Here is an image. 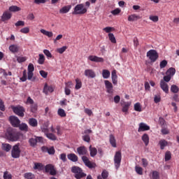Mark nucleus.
<instances>
[{"label": "nucleus", "mask_w": 179, "mask_h": 179, "mask_svg": "<svg viewBox=\"0 0 179 179\" xmlns=\"http://www.w3.org/2000/svg\"><path fill=\"white\" fill-rule=\"evenodd\" d=\"M84 73L87 78H90L91 79L96 78V73L92 69H86Z\"/></svg>", "instance_id": "f8f14e48"}, {"label": "nucleus", "mask_w": 179, "mask_h": 179, "mask_svg": "<svg viewBox=\"0 0 179 179\" xmlns=\"http://www.w3.org/2000/svg\"><path fill=\"white\" fill-rule=\"evenodd\" d=\"M13 113L18 115V117H24V108L23 106H12L11 107Z\"/></svg>", "instance_id": "0eeeda50"}, {"label": "nucleus", "mask_w": 179, "mask_h": 179, "mask_svg": "<svg viewBox=\"0 0 179 179\" xmlns=\"http://www.w3.org/2000/svg\"><path fill=\"white\" fill-rule=\"evenodd\" d=\"M20 79L21 82H26L27 80V71L26 70L23 71L22 77Z\"/></svg>", "instance_id": "a18cd8bd"}, {"label": "nucleus", "mask_w": 179, "mask_h": 179, "mask_svg": "<svg viewBox=\"0 0 179 179\" xmlns=\"http://www.w3.org/2000/svg\"><path fill=\"white\" fill-rule=\"evenodd\" d=\"M41 33H42V34H44V36H47V37H52V36H54L52 31H48L45 29H41Z\"/></svg>", "instance_id": "473e14b6"}, {"label": "nucleus", "mask_w": 179, "mask_h": 179, "mask_svg": "<svg viewBox=\"0 0 179 179\" xmlns=\"http://www.w3.org/2000/svg\"><path fill=\"white\" fill-rule=\"evenodd\" d=\"M110 75H111V73H110V71L107 69H103L102 71V76L103 79H108V78H110Z\"/></svg>", "instance_id": "c85d7f7f"}, {"label": "nucleus", "mask_w": 179, "mask_h": 179, "mask_svg": "<svg viewBox=\"0 0 179 179\" xmlns=\"http://www.w3.org/2000/svg\"><path fill=\"white\" fill-rule=\"evenodd\" d=\"M142 141L144 142L145 146L149 145V135L144 134L142 136Z\"/></svg>", "instance_id": "7c9ffc66"}, {"label": "nucleus", "mask_w": 179, "mask_h": 179, "mask_svg": "<svg viewBox=\"0 0 179 179\" xmlns=\"http://www.w3.org/2000/svg\"><path fill=\"white\" fill-rule=\"evenodd\" d=\"M149 129H150V127L143 122H141L139 124L138 132H143L145 131H149Z\"/></svg>", "instance_id": "2eb2a0df"}, {"label": "nucleus", "mask_w": 179, "mask_h": 179, "mask_svg": "<svg viewBox=\"0 0 179 179\" xmlns=\"http://www.w3.org/2000/svg\"><path fill=\"white\" fill-rule=\"evenodd\" d=\"M4 138L10 142H16L19 141L20 138V133L17 132L12 127H8L4 133Z\"/></svg>", "instance_id": "f257e3e1"}, {"label": "nucleus", "mask_w": 179, "mask_h": 179, "mask_svg": "<svg viewBox=\"0 0 179 179\" xmlns=\"http://www.w3.org/2000/svg\"><path fill=\"white\" fill-rule=\"evenodd\" d=\"M134 110L135 111H138V113H141L142 111V106H141L140 103H136L134 104Z\"/></svg>", "instance_id": "09e8293b"}, {"label": "nucleus", "mask_w": 179, "mask_h": 179, "mask_svg": "<svg viewBox=\"0 0 179 179\" xmlns=\"http://www.w3.org/2000/svg\"><path fill=\"white\" fill-rule=\"evenodd\" d=\"M45 61V57H44V55L39 54V58L38 59V64H39V65H43V64H44Z\"/></svg>", "instance_id": "4c0bfd02"}, {"label": "nucleus", "mask_w": 179, "mask_h": 179, "mask_svg": "<svg viewBox=\"0 0 179 179\" xmlns=\"http://www.w3.org/2000/svg\"><path fill=\"white\" fill-rule=\"evenodd\" d=\"M12 145L9 143H3L2 144V149L5 150V152H10L12 150Z\"/></svg>", "instance_id": "a878e982"}, {"label": "nucleus", "mask_w": 179, "mask_h": 179, "mask_svg": "<svg viewBox=\"0 0 179 179\" xmlns=\"http://www.w3.org/2000/svg\"><path fill=\"white\" fill-rule=\"evenodd\" d=\"M108 37L111 43H113V44H115V43H117V40H115V36H114V34H108Z\"/></svg>", "instance_id": "8fccbe9b"}, {"label": "nucleus", "mask_w": 179, "mask_h": 179, "mask_svg": "<svg viewBox=\"0 0 179 179\" xmlns=\"http://www.w3.org/2000/svg\"><path fill=\"white\" fill-rule=\"evenodd\" d=\"M29 143L30 144V146L34 148V146L37 145V139L36 138H31L29 140Z\"/></svg>", "instance_id": "c03bdc74"}, {"label": "nucleus", "mask_w": 179, "mask_h": 179, "mask_svg": "<svg viewBox=\"0 0 179 179\" xmlns=\"http://www.w3.org/2000/svg\"><path fill=\"white\" fill-rule=\"evenodd\" d=\"M149 19L152 20V22H154V23L159 22V17L157 15H150Z\"/></svg>", "instance_id": "603ef678"}, {"label": "nucleus", "mask_w": 179, "mask_h": 179, "mask_svg": "<svg viewBox=\"0 0 179 179\" xmlns=\"http://www.w3.org/2000/svg\"><path fill=\"white\" fill-rule=\"evenodd\" d=\"M3 178L4 179H12V175L8 174V172L6 171L3 173Z\"/></svg>", "instance_id": "338daca9"}, {"label": "nucleus", "mask_w": 179, "mask_h": 179, "mask_svg": "<svg viewBox=\"0 0 179 179\" xmlns=\"http://www.w3.org/2000/svg\"><path fill=\"white\" fill-rule=\"evenodd\" d=\"M20 153H22L20 143H17L11 148V157H13V159H19V157H20Z\"/></svg>", "instance_id": "20e7f679"}, {"label": "nucleus", "mask_w": 179, "mask_h": 179, "mask_svg": "<svg viewBox=\"0 0 179 179\" xmlns=\"http://www.w3.org/2000/svg\"><path fill=\"white\" fill-rule=\"evenodd\" d=\"M71 173L75 174V178L76 179H80L86 177V173H83L82 168L77 166L71 167Z\"/></svg>", "instance_id": "f03ea898"}, {"label": "nucleus", "mask_w": 179, "mask_h": 179, "mask_svg": "<svg viewBox=\"0 0 179 179\" xmlns=\"http://www.w3.org/2000/svg\"><path fill=\"white\" fill-rule=\"evenodd\" d=\"M135 170L137 174H139V176H142L143 174V169L142 167L136 166Z\"/></svg>", "instance_id": "49530a36"}, {"label": "nucleus", "mask_w": 179, "mask_h": 179, "mask_svg": "<svg viewBox=\"0 0 179 179\" xmlns=\"http://www.w3.org/2000/svg\"><path fill=\"white\" fill-rule=\"evenodd\" d=\"M159 145H160V149L163 150L164 148L169 145V142L164 139H162L159 141Z\"/></svg>", "instance_id": "bb28decb"}, {"label": "nucleus", "mask_w": 179, "mask_h": 179, "mask_svg": "<svg viewBox=\"0 0 179 179\" xmlns=\"http://www.w3.org/2000/svg\"><path fill=\"white\" fill-rule=\"evenodd\" d=\"M28 72H29V73L34 72V65L33 64H31V63H30L28 65Z\"/></svg>", "instance_id": "13d9d810"}, {"label": "nucleus", "mask_w": 179, "mask_h": 179, "mask_svg": "<svg viewBox=\"0 0 179 179\" xmlns=\"http://www.w3.org/2000/svg\"><path fill=\"white\" fill-rule=\"evenodd\" d=\"M151 179H160V175L157 171H153L151 175Z\"/></svg>", "instance_id": "37998d69"}, {"label": "nucleus", "mask_w": 179, "mask_h": 179, "mask_svg": "<svg viewBox=\"0 0 179 179\" xmlns=\"http://www.w3.org/2000/svg\"><path fill=\"white\" fill-rule=\"evenodd\" d=\"M131 106V103L125 102L124 105L122 106V111L123 113H127L128 110H129V106Z\"/></svg>", "instance_id": "f704fd0d"}, {"label": "nucleus", "mask_w": 179, "mask_h": 179, "mask_svg": "<svg viewBox=\"0 0 179 179\" xmlns=\"http://www.w3.org/2000/svg\"><path fill=\"white\" fill-rule=\"evenodd\" d=\"M121 160H122V154L121 151L119 150L115 153L113 158L114 165L116 170L120 169V166H121Z\"/></svg>", "instance_id": "39448f33"}, {"label": "nucleus", "mask_w": 179, "mask_h": 179, "mask_svg": "<svg viewBox=\"0 0 179 179\" xmlns=\"http://www.w3.org/2000/svg\"><path fill=\"white\" fill-rule=\"evenodd\" d=\"M26 59H27L24 57H17V61L19 64H22V62H25Z\"/></svg>", "instance_id": "bf43d9fd"}, {"label": "nucleus", "mask_w": 179, "mask_h": 179, "mask_svg": "<svg viewBox=\"0 0 179 179\" xmlns=\"http://www.w3.org/2000/svg\"><path fill=\"white\" fill-rule=\"evenodd\" d=\"M82 160L85 165L88 167V169H96V163L90 162L89 158L86 156H83L82 157Z\"/></svg>", "instance_id": "6e6552de"}, {"label": "nucleus", "mask_w": 179, "mask_h": 179, "mask_svg": "<svg viewBox=\"0 0 179 179\" xmlns=\"http://www.w3.org/2000/svg\"><path fill=\"white\" fill-rule=\"evenodd\" d=\"M171 92H172V93H178L179 92V87L178 86L176 85H173L171 87Z\"/></svg>", "instance_id": "de8ad7c7"}, {"label": "nucleus", "mask_w": 179, "mask_h": 179, "mask_svg": "<svg viewBox=\"0 0 179 179\" xmlns=\"http://www.w3.org/2000/svg\"><path fill=\"white\" fill-rule=\"evenodd\" d=\"M20 48L17 45H10L8 50H10L13 54H16V52H19Z\"/></svg>", "instance_id": "5701e85b"}, {"label": "nucleus", "mask_w": 179, "mask_h": 179, "mask_svg": "<svg viewBox=\"0 0 179 179\" xmlns=\"http://www.w3.org/2000/svg\"><path fill=\"white\" fill-rule=\"evenodd\" d=\"M48 92L52 93V92H54V88H52V86H48V85L45 83L43 87V93L48 94Z\"/></svg>", "instance_id": "412c9836"}, {"label": "nucleus", "mask_w": 179, "mask_h": 179, "mask_svg": "<svg viewBox=\"0 0 179 179\" xmlns=\"http://www.w3.org/2000/svg\"><path fill=\"white\" fill-rule=\"evenodd\" d=\"M139 19H142V17L136 14H133V15H129L128 17L129 22H136L137 20H139Z\"/></svg>", "instance_id": "6ab92c4d"}, {"label": "nucleus", "mask_w": 179, "mask_h": 179, "mask_svg": "<svg viewBox=\"0 0 179 179\" xmlns=\"http://www.w3.org/2000/svg\"><path fill=\"white\" fill-rule=\"evenodd\" d=\"M154 101L156 104H157V103H160V101H162V96H160V95H155L154 96Z\"/></svg>", "instance_id": "6e6d98bb"}, {"label": "nucleus", "mask_w": 179, "mask_h": 179, "mask_svg": "<svg viewBox=\"0 0 179 179\" xmlns=\"http://www.w3.org/2000/svg\"><path fill=\"white\" fill-rule=\"evenodd\" d=\"M24 177L26 178V179H35L36 178V176H34V174L30 173V172H28V173H25L24 174Z\"/></svg>", "instance_id": "a19ab883"}, {"label": "nucleus", "mask_w": 179, "mask_h": 179, "mask_svg": "<svg viewBox=\"0 0 179 179\" xmlns=\"http://www.w3.org/2000/svg\"><path fill=\"white\" fill-rule=\"evenodd\" d=\"M147 57L151 62H156L159 59V53H157L156 50H150L147 52Z\"/></svg>", "instance_id": "423d86ee"}, {"label": "nucleus", "mask_w": 179, "mask_h": 179, "mask_svg": "<svg viewBox=\"0 0 179 179\" xmlns=\"http://www.w3.org/2000/svg\"><path fill=\"white\" fill-rule=\"evenodd\" d=\"M66 50H68V46H63L62 48H57V51L59 52V54H64Z\"/></svg>", "instance_id": "3c124183"}, {"label": "nucleus", "mask_w": 179, "mask_h": 179, "mask_svg": "<svg viewBox=\"0 0 179 179\" xmlns=\"http://www.w3.org/2000/svg\"><path fill=\"white\" fill-rule=\"evenodd\" d=\"M59 159H60V160H62V162L64 163H65V162H66V154H65V153L61 154Z\"/></svg>", "instance_id": "0e129e2a"}, {"label": "nucleus", "mask_w": 179, "mask_h": 179, "mask_svg": "<svg viewBox=\"0 0 179 179\" xmlns=\"http://www.w3.org/2000/svg\"><path fill=\"white\" fill-rule=\"evenodd\" d=\"M166 75L168 76H170L171 78H173V76H174V75H176V69H174L173 67L169 68L166 71Z\"/></svg>", "instance_id": "b1692460"}, {"label": "nucleus", "mask_w": 179, "mask_h": 179, "mask_svg": "<svg viewBox=\"0 0 179 179\" xmlns=\"http://www.w3.org/2000/svg\"><path fill=\"white\" fill-rule=\"evenodd\" d=\"M171 159V152L170 151H166L165 153V162H169Z\"/></svg>", "instance_id": "864d4df0"}, {"label": "nucleus", "mask_w": 179, "mask_h": 179, "mask_svg": "<svg viewBox=\"0 0 179 179\" xmlns=\"http://www.w3.org/2000/svg\"><path fill=\"white\" fill-rule=\"evenodd\" d=\"M67 158L69 160H71V162H73V163H76V162L78 160V157L75 153H70L67 155Z\"/></svg>", "instance_id": "4be33fe9"}, {"label": "nucleus", "mask_w": 179, "mask_h": 179, "mask_svg": "<svg viewBox=\"0 0 179 179\" xmlns=\"http://www.w3.org/2000/svg\"><path fill=\"white\" fill-rule=\"evenodd\" d=\"M27 75H28L27 76L28 80H31L32 82H34V78H33V76H34V73L28 72Z\"/></svg>", "instance_id": "052dcab7"}, {"label": "nucleus", "mask_w": 179, "mask_h": 179, "mask_svg": "<svg viewBox=\"0 0 179 179\" xmlns=\"http://www.w3.org/2000/svg\"><path fill=\"white\" fill-rule=\"evenodd\" d=\"M12 17V13H9V11H6L3 13L1 16L2 22H6V20H9Z\"/></svg>", "instance_id": "a211bd4d"}, {"label": "nucleus", "mask_w": 179, "mask_h": 179, "mask_svg": "<svg viewBox=\"0 0 179 179\" xmlns=\"http://www.w3.org/2000/svg\"><path fill=\"white\" fill-rule=\"evenodd\" d=\"M83 139L85 142H90V136H89V134L83 136Z\"/></svg>", "instance_id": "69168bd1"}, {"label": "nucleus", "mask_w": 179, "mask_h": 179, "mask_svg": "<svg viewBox=\"0 0 179 179\" xmlns=\"http://www.w3.org/2000/svg\"><path fill=\"white\" fill-rule=\"evenodd\" d=\"M112 83L115 86L118 84V76H117V71L113 70L111 73Z\"/></svg>", "instance_id": "ddd939ff"}, {"label": "nucleus", "mask_w": 179, "mask_h": 179, "mask_svg": "<svg viewBox=\"0 0 179 179\" xmlns=\"http://www.w3.org/2000/svg\"><path fill=\"white\" fill-rule=\"evenodd\" d=\"M101 177L103 179H106L108 177V171L103 170L101 173Z\"/></svg>", "instance_id": "e2e57ef3"}, {"label": "nucleus", "mask_w": 179, "mask_h": 179, "mask_svg": "<svg viewBox=\"0 0 179 179\" xmlns=\"http://www.w3.org/2000/svg\"><path fill=\"white\" fill-rule=\"evenodd\" d=\"M45 135L50 141H57V136L54 134L48 133L47 134Z\"/></svg>", "instance_id": "58836bf2"}, {"label": "nucleus", "mask_w": 179, "mask_h": 179, "mask_svg": "<svg viewBox=\"0 0 179 179\" xmlns=\"http://www.w3.org/2000/svg\"><path fill=\"white\" fill-rule=\"evenodd\" d=\"M85 13H87V8L83 3L77 4L72 13L73 15H85Z\"/></svg>", "instance_id": "7ed1b4c3"}, {"label": "nucleus", "mask_w": 179, "mask_h": 179, "mask_svg": "<svg viewBox=\"0 0 179 179\" xmlns=\"http://www.w3.org/2000/svg\"><path fill=\"white\" fill-rule=\"evenodd\" d=\"M167 66V60H162L159 64V68L163 69V68H166Z\"/></svg>", "instance_id": "5fc2aeb1"}, {"label": "nucleus", "mask_w": 179, "mask_h": 179, "mask_svg": "<svg viewBox=\"0 0 179 179\" xmlns=\"http://www.w3.org/2000/svg\"><path fill=\"white\" fill-rule=\"evenodd\" d=\"M90 152L91 157H94L97 155V149L92 145L90 146Z\"/></svg>", "instance_id": "cd10ccee"}, {"label": "nucleus", "mask_w": 179, "mask_h": 179, "mask_svg": "<svg viewBox=\"0 0 179 179\" xmlns=\"http://www.w3.org/2000/svg\"><path fill=\"white\" fill-rule=\"evenodd\" d=\"M43 54H45V55H46V57H48V58H52V55L51 54V52H50V50L45 49L43 50Z\"/></svg>", "instance_id": "4d7b16f0"}, {"label": "nucleus", "mask_w": 179, "mask_h": 179, "mask_svg": "<svg viewBox=\"0 0 179 179\" xmlns=\"http://www.w3.org/2000/svg\"><path fill=\"white\" fill-rule=\"evenodd\" d=\"M37 104H32L31 106V113H36L37 111Z\"/></svg>", "instance_id": "774afa93"}, {"label": "nucleus", "mask_w": 179, "mask_h": 179, "mask_svg": "<svg viewBox=\"0 0 179 179\" xmlns=\"http://www.w3.org/2000/svg\"><path fill=\"white\" fill-rule=\"evenodd\" d=\"M29 124L31 127H33L34 128H36L38 125V122L36 120V118H29Z\"/></svg>", "instance_id": "393cba45"}, {"label": "nucleus", "mask_w": 179, "mask_h": 179, "mask_svg": "<svg viewBox=\"0 0 179 179\" xmlns=\"http://www.w3.org/2000/svg\"><path fill=\"white\" fill-rule=\"evenodd\" d=\"M45 173H50V176H57V171L54 167V165L49 164L45 166Z\"/></svg>", "instance_id": "1a4fd4ad"}, {"label": "nucleus", "mask_w": 179, "mask_h": 179, "mask_svg": "<svg viewBox=\"0 0 179 179\" xmlns=\"http://www.w3.org/2000/svg\"><path fill=\"white\" fill-rule=\"evenodd\" d=\"M9 121L13 127L15 128H19V125L20 124V120L16 116H10Z\"/></svg>", "instance_id": "9d476101"}, {"label": "nucleus", "mask_w": 179, "mask_h": 179, "mask_svg": "<svg viewBox=\"0 0 179 179\" xmlns=\"http://www.w3.org/2000/svg\"><path fill=\"white\" fill-rule=\"evenodd\" d=\"M110 143L113 148H117V143L115 142V137L113 134L110 135Z\"/></svg>", "instance_id": "2f4dec72"}, {"label": "nucleus", "mask_w": 179, "mask_h": 179, "mask_svg": "<svg viewBox=\"0 0 179 179\" xmlns=\"http://www.w3.org/2000/svg\"><path fill=\"white\" fill-rule=\"evenodd\" d=\"M18 127L20 128V131H25V132H27V131H29V126H27V124L26 123H22L18 126Z\"/></svg>", "instance_id": "c756f323"}, {"label": "nucleus", "mask_w": 179, "mask_h": 179, "mask_svg": "<svg viewBox=\"0 0 179 179\" xmlns=\"http://www.w3.org/2000/svg\"><path fill=\"white\" fill-rule=\"evenodd\" d=\"M71 8H72V6L71 5L64 6L59 9V13H62V14L68 13V12H69V10H71Z\"/></svg>", "instance_id": "aec40b11"}, {"label": "nucleus", "mask_w": 179, "mask_h": 179, "mask_svg": "<svg viewBox=\"0 0 179 179\" xmlns=\"http://www.w3.org/2000/svg\"><path fill=\"white\" fill-rule=\"evenodd\" d=\"M41 131L45 134V135H46L50 131L48 129V123H45L41 127Z\"/></svg>", "instance_id": "c9c22d12"}, {"label": "nucleus", "mask_w": 179, "mask_h": 179, "mask_svg": "<svg viewBox=\"0 0 179 179\" xmlns=\"http://www.w3.org/2000/svg\"><path fill=\"white\" fill-rule=\"evenodd\" d=\"M34 170H43L44 169V165L41 163H35L34 166Z\"/></svg>", "instance_id": "72a5a7b5"}, {"label": "nucleus", "mask_w": 179, "mask_h": 179, "mask_svg": "<svg viewBox=\"0 0 179 179\" xmlns=\"http://www.w3.org/2000/svg\"><path fill=\"white\" fill-rule=\"evenodd\" d=\"M104 83L106 89V93H108V94H113V93H114V87L113 86V83L107 80L104 81Z\"/></svg>", "instance_id": "9b49d317"}, {"label": "nucleus", "mask_w": 179, "mask_h": 179, "mask_svg": "<svg viewBox=\"0 0 179 179\" xmlns=\"http://www.w3.org/2000/svg\"><path fill=\"white\" fill-rule=\"evenodd\" d=\"M88 59L92 62H104V59L103 57H99L94 55H90Z\"/></svg>", "instance_id": "4468645a"}, {"label": "nucleus", "mask_w": 179, "mask_h": 179, "mask_svg": "<svg viewBox=\"0 0 179 179\" xmlns=\"http://www.w3.org/2000/svg\"><path fill=\"white\" fill-rule=\"evenodd\" d=\"M57 114L59 115V117H62V118L66 117V113H65V110L62 108L58 109Z\"/></svg>", "instance_id": "e433bc0d"}, {"label": "nucleus", "mask_w": 179, "mask_h": 179, "mask_svg": "<svg viewBox=\"0 0 179 179\" xmlns=\"http://www.w3.org/2000/svg\"><path fill=\"white\" fill-rule=\"evenodd\" d=\"M48 155H55V149L54 147H50V148H48Z\"/></svg>", "instance_id": "680f3d73"}, {"label": "nucleus", "mask_w": 179, "mask_h": 179, "mask_svg": "<svg viewBox=\"0 0 179 179\" xmlns=\"http://www.w3.org/2000/svg\"><path fill=\"white\" fill-rule=\"evenodd\" d=\"M77 152L80 156H85L87 154V149L85 146H80L77 148Z\"/></svg>", "instance_id": "f3484780"}, {"label": "nucleus", "mask_w": 179, "mask_h": 179, "mask_svg": "<svg viewBox=\"0 0 179 179\" xmlns=\"http://www.w3.org/2000/svg\"><path fill=\"white\" fill-rule=\"evenodd\" d=\"M76 84L75 89L76 90H79V89H80L82 87V80H80V79H79V78H76Z\"/></svg>", "instance_id": "ea45409f"}, {"label": "nucleus", "mask_w": 179, "mask_h": 179, "mask_svg": "<svg viewBox=\"0 0 179 179\" xmlns=\"http://www.w3.org/2000/svg\"><path fill=\"white\" fill-rule=\"evenodd\" d=\"M9 10L10 12H19L20 10H22V8L17 6H11L9 7Z\"/></svg>", "instance_id": "79ce46f5"}, {"label": "nucleus", "mask_w": 179, "mask_h": 179, "mask_svg": "<svg viewBox=\"0 0 179 179\" xmlns=\"http://www.w3.org/2000/svg\"><path fill=\"white\" fill-rule=\"evenodd\" d=\"M160 87L164 93L169 94V85L163 80L160 81Z\"/></svg>", "instance_id": "dca6fc26"}]
</instances>
